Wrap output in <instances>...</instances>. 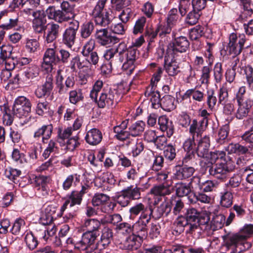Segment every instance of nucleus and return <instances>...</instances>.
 Listing matches in <instances>:
<instances>
[{
  "label": "nucleus",
  "instance_id": "nucleus-14",
  "mask_svg": "<svg viewBox=\"0 0 253 253\" xmlns=\"http://www.w3.org/2000/svg\"><path fill=\"white\" fill-rule=\"evenodd\" d=\"M95 37L97 42L102 45L115 44L119 41V39L115 36H111L106 28L96 29Z\"/></svg>",
  "mask_w": 253,
  "mask_h": 253
},
{
  "label": "nucleus",
  "instance_id": "nucleus-7",
  "mask_svg": "<svg viewBox=\"0 0 253 253\" xmlns=\"http://www.w3.org/2000/svg\"><path fill=\"white\" fill-rule=\"evenodd\" d=\"M246 41V36L244 34L232 33L229 36V42L227 47L229 53L236 57L242 51Z\"/></svg>",
  "mask_w": 253,
  "mask_h": 253
},
{
  "label": "nucleus",
  "instance_id": "nucleus-5",
  "mask_svg": "<svg viewBox=\"0 0 253 253\" xmlns=\"http://www.w3.org/2000/svg\"><path fill=\"white\" fill-rule=\"evenodd\" d=\"M107 0H98L96 5L89 13L91 19L96 25L103 27L108 26L111 22L112 16H109L108 12L104 11V7Z\"/></svg>",
  "mask_w": 253,
  "mask_h": 253
},
{
  "label": "nucleus",
  "instance_id": "nucleus-28",
  "mask_svg": "<svg viewBox=\"0 0 253 253\" xmlns=\"http://www.w3.org/2000/svg\"><path fill=\"white\" fill-rule=\"evenodd\" d=\"M52 130V125H43L34 132V137L35 139H39L42 137V141L44 143L45 140L48 139L51 137Z\"/></svg>",
  "mask_w": 253,
  "mask_h": 253
},
{
  "label": "nucleus",
  "instance_id": "nucleus-34",
  "mask_svg": "<svg viewBox=\"0 0 253 253\" xmlns=\"http://www.w3.org/2000/svg\"><path fill=\"white\" fill-rule=\"evenodd\" d=\"M83 226L87 232L93 233H99V230L101 226L100 222L96 218H85L84 219Z\"/></svg>",
  "mask_w": 253,
  "mask_h": 253
},
{
  "label": "nucleus",
  "instance_id": "nucleus-57",
  "mask_svg": "<svg viewBox=\"0 0 253 253\" xmlns=\"http://www.w3.org/2000/svg\"><path fill=\"white\" fill-rule=\"evenodd\" d=\"M191 189L189 185L184 183H177L176 185V193L178 197L187 196L190 193Z\"/></svg>",
  "mask_w": 253,
  "mask_h": 253
},
{
  "label": "nucleus",
  "instance_id": "nucleus-27",
  "mask_svg": "<svg viewBox=\"0 0 253 253\" xmlns=\"http://www.w3.org/2000/svg\"><path fill=\"white\" fill-rule=\"evenodd\" d=\"M102 134L97 128H92L86 133L85 139L86 142L90 145H96L98 144L102 140Z\"/></svg>",
  "mask_w": 253,
  "mask_h": 253
},
{
  "label": "nucleus",
  "instance_id": "nucleus-62",
  "mask_svg": "<svg viewBox=\"0 0 253 253\" xmlns=\"http://www.w3.org/2000/svg\"><path fill=\"white\" fill-rule=\"evenodd\" d=\"M204 34V28L200 25H197L191 29L189 37L192 40H197Z\"/></svg>",
  "mask_w": 253,
  "mask_h": 253
},
{
  "label": "nucleus",
  "instance_id": "nucleus-9",
  "mask_svg": "<svg viewBox=\"0 0 253 253\" xmlns=\"http://www.w3.org/2000/svg\"><path fill=\"white\" fill-rule=\"evenodd\" d=\"M31 103L29 99L24 96L17 97L14 102L12 111L19 118L26 116L31 112Z\"/></svg>",
  "mask_w": 253,
  "mask_h": 253
},
{
  "label": "nucleus",
  "instance_id": "nucleus-3",
  "mask_svg": "<svg viewBox=\"0 0 253 253\" xmlns=\"http://www.w3.org/2000/svg\"><path fill=\"white\" fill-rule=\"evenodd\" d=\"M253 234V224L245 225L241 232L238 234H227L222 236V238L226 247L228 248L232 246L237 247L244 244L246 239Z\"/></svg>",
  "mask_w": 253,
  "mask_h": 253
},
{
  "label": "nucleus",
  "instance_id": "nucleus-41",
  "mask_svg": "<svg viewBox=\"0 0 253 253\" xmlns=\"http://www.w3.org/2000/svg\"><path fill=\"white\" fill-rule=\"evenodd\" d=\"M181 18L178 14V10L176 8H172L169 11L166 17V21L168 24L174 27L180 21Z\"/></svg>",
  "mask_w": 253,
  "mask_h": 253
},
{
  "label": "nucleus",
  "instance_id": "nucleus-43",
  "mask_svg": "<svg viewBox=\"0 0 253 253\" xmlns=\"http://www.w3.org/2000/svg\"><path fill=\"white\" fill-rule=\"evenodd\" d=\"M171 210L170 204L168 202H163L157 209L156 211V217L160 218L162 216H167L170 212Z\"/></svg>",
  "mask_w": 253,
  "mask_h": 253
},
{
  "label": "nucleus",
  "instance_id": "nucleus-40",
  "mask_svg": "<svg viewBox=\"0 0 253 253\" xmlns=\"http://www.w3.org/2000/svg\"><path fill=\"white\" fill-rule=\"evenodd\" d=\"M59 28V25L55 23H52L49 25L46 37L47 42H52L57 38Z\"/></svg>",
  "mask_w": 253,
  "mask_h": 253
},
{
  "label": "nucleus",
  "instance_id": "nucleus-54",
  "mask_svg": "<svg viewBox=\"0 0 253 253\" xmlns=\"http://www.w3.org/2000/svg\"><path fill=\"white\" fill-rule=\"evenodd\" d=\"M25 242L27 247L30 250L35 249L38 245L37 238L32 232H28L25 237Z\"/></svg>",
  "mask_w": 253,
  "mask_h": 253
},
{
  "label": "nucleus",
  "instance_id": "nucleus-15",
  "mask_svg": "<svg viewBox=\"0 0 253 253\" xmlns=\"http://www.w3.org/2000/svg\"><path fill=\"white\" fill-rule=\"evenodd\" d=\"M209 216L204 212H201L196 222V229L193 230V234L197 233L198 236L203 233H209L211 228Z\"/></svg>",
  "mask_w": 253,
  "mask_h": 253
},
{
  "label": "nucleus",
  "instance_id": "nucleus-64",
  "mask_svg": "<svg viewBox=\"0 0 253 253\" xmlns=\"http://www.w3.org/2000/svg\"><path fill=\"white\" fill-rule=\"evenodd\" d=\"M195 137H192L186 139L183 144L184 151L188 153H192L196 151V144Z\"/></svg>",
  "mask_w": 253,
  "mask_h": 253
},
{
  "label": "nucleus",
  "instance_id": "nucleus-23",
  "mask_svg": "<svg viewBox=\"0 0 253 253\" xmlns=\"http://www.w3.org/2000/svg\"><path fill=\"white\" fill-rule=\"evenodd\" d=\"M130 213L129 218L133 219L136 216L140 214V216H142L143 214L147 216H150L153 214V210L152 208H148L147 206L144 205L141 203H137L131 207L129 210Z\"/></svg>",
  "mask_w": 253,
  "mask_h": 253
},
{
  "label": "nucleus",
  "instance_id": "nucleus-18",
  "mask_svg": "<svg viewBox=\"0 0 253 253\" xmlns=\"http://www.w3.org/2000/svg\"><path fill=\"white\" fill-rule=\"evenodd\" d=\"M169 54L168 53H166L164 60V69L169 76H174L180 72L179 64L175 59V56Z\"/></svg>",
  "mask_w": 253,
  "mask_h": 253
},
{
  "label": "nucleus",
  "instance_id": "nucleus-38",
  "mask_svg": "<svg viewBox=\"0 0 253 253\" xmlns=\"http://www.w3.org/2000/svg\"><path fill=\"white\" fill-rule=\"evenodd\" d=\"M194 171V169L192 167H177L175 176L178 179H186L192 176Z\"/></svg>",
  "mask_w": 253,
  "mask_h": 253
},
{
  "label": "nucleus",
  "instance_id": "nucleus-49",
  "mask_svg": "<svg viewBox=\"0 0 253 253\" xmlns=\"http://www.w3.org/2000/svg\"><path fill=\"white\" fill-rule=\"evenodd\" d=\"M225 153L223 151H215L211 152L210 154V162L213 164L216 162H224L225 161Z\"/></svg>",
  "mask_w": 253,
  "mask_h": 253
},
{
  "label": "nucleus",
  "instance_id": "nucleus-50",
  "mask_svg": "<svg viewBox=\"0 0 253 253\" xmlns=\"http://www.w3.org/2000/svg\"><path fill=\"white\" fill-rule=\"evenodd\" d=\"M146 18L142 16L138 18L135 22L134 25L132 33L134 35L142 34L146 26Z\"/></svg>",
  "mask_w": 253,
  "mask_h": 253
},
{
  "label": "nucleus",
  "instance_id": "nucleus-37",
  "mask_svg": "<svg viewBox=\"0 0 253 253\" xmlns=\"http://www.w3.org/2000/svg\"><path fill=\"white\" fill-rule=\"evenodd\" d=\"M161 106L167 111L174 110L176 107L175 99L174 97L169 95H165L161 99Z\"/></svg>",
  "mask_w": 253,
  "mask_h": 253
},
{
  "label": "nucleus",
  "instance_id": "nucleus-58",
  "mask_svg": "<svg viewBox=\"0 0 253 253\" xmlns=\"http://www.w3.org/2000/svg\"><path fill=\"white\" fill-rule=\"evenodd\" d=\"M110 197L103 193L95 194L92 199V203L94 206H101L104 203L109 201Z\"/></svg>",
  "mask_w": 253,
  "mask_h": 253
},
{
  "label": "nucleus",
  "instance_id": "nucleus-63",
  "mask_svg": "<svg viewBox=\"0 0 253 253\" xmlns=\"http://www.w3.org/2000/svg\"><path fill=\"white\" fill-rule=\"evenodd\" d=\"M116 54L114 48H110L105 51L103 54V57L108 61H110L109 63L112 64H120L117 57H116Z\"/></svg>",
  "mask_w": 253,
  "mask_h": 253
},
{
  "label": "nucleus",
  "instance_id": "nucleus-10",
  "mask_svg": "<svg viewBox=\"0 0 253 253\" xmlns=\"http://www.w3.org/2000/svg\"><path fill=\"white\" fill-rule=\"evenodd\" d=\"M116 94L115 90L111 88L103 89L95 101L100 108L111 107L114 104Z\"/></svg>",
  "mask_w": 253,
  "mask_h": 253
},
{
  "label": "nucleus",
  "instance_id": "nucleus-44",
  "mask_svg": "<svg viewBox=\"0 0 253 253\" xmlns=\"http://www.w3.org/2000/svg\"><path fill=\"white\" fill-rule=\"evenodd\" d=\"M148 67L154 72L151 79V83L154 84L160 81L163 73V69L158 66L155 63L150 64Z\"/></svg>",
  "mask_w": 253,
  "mask_h": 253
},
{
  "label": "nucleus",
  "instance_id": "nucleus-19",
  "mask_svg": "<svg viewBox=\"0 0 253 253\" xmlns=\"http://www.w3.org/2000/svg\"><path fill=\"white\" fill-rule=\"evenodd\" d=\"M53 88V76L49 73L46 77L45 82L42 85L38 86L36 90L35 94L38 98H42L46 95L48 96Z\"/></svg>",
  "mask_w": 253,
  "mask_h": 253
},
{
  "label": "nucleus",
  "instance_id": "nucleus-46",
  "mask_svg": "<svg viewBox=\"0 0 253 253\" xmlns=\"http://www.w3.org/2000/svg\"><path fill=\"white\" fill-rule=\"evenodd\" d=\"M13 47L10 44L3 45L0 47V64L3 63L4 60L12 55Z\"/></svg>",
  "mask_w": 253,
  "mask_h": 253
},
{
  "label": "nucleus",
  "instance_id": "nucleus-55",
  "mask_svg": "<svg viewBox=\"0 0 253 253\" xmlns=\"http://www.w3.org/2000/svg\"><path fill=\"white\" fill-rule=\"evenodd\" d=\"M184 96L187 97L192 96L194 100L198 102L202 101L204 98L203 92L196 88L187 90L185 93Z\"/></svg>",
  "mask_w": 253,
  "mask_h": 253
},
{
  "label": "nucleus",
  "instance_id": "nucleus-13",
  "mask_svg": "<svg viewBox=\"0 0 253 253\" xmlns=\"http://www.w3.org/2000/svg\"><path fill=\"white\" fill-rule=\"evenodd\" d=\"M79 25V22L77 21L71 22L69 27L65 30L63 34L62 42L68 47L71 48L75 43Z\"/></svg>",
  "mask_w": 253,
  "mask_h": 253
},
{
  "label": "nucleus",
  "instance_id": "nucleus-4",
  "mask_svg": "<svg viewBox=\"0 0 253 253\" xmlns=\"http://www.w3.org/2000/svg\"><path fill=\"white\" fill-rule=\"evenodd\" d=\"M107 0H98L96 5L89 13L91 19L96 25L103 27L108 26L111 22L112 16H109L108 12L104 11V7Z\"/></svg>",
  "mask_w": 253,
  "mask_h": 253
},
{
  "label": "nucleus",
  "instance_id": "nucleus-24",
  "mask_svg": "<svg viewBox=\"0 0 253 253\" xmlns=\"http://www.w3.org/2000/svg\"><path fill=\"white\" fill-rule=\"evenodd\" d=\"M210 147V139L208 136H204L201 138L198 143L196 152L199 157L207 158L209 156V148Z\"/></svg>",
  "mask_w": 253,
  "mask_h": 253
},
{
  "label": "nucleus",
  "instance_id": "nucleus-33",
  "mask_svg": "<svg viewBox=\"0 0 253 253\" xmlns=\"http://www.w3.org/2000/svg\"><path fill=\"white\" fill-rule=\"evenodd\" d=\"M55 212V210L54 207L47 206L45 210L44 213L42 214L40 218V223L43 225H46V226L49 225H54L52 223L53 215Z\"/></svg>",
  "mask_w": 253,
  "mask_h": 253
},
{
  "label": "nucleus",
  "instance_id": "nucleus-48",
  "mask_svg": "<svg viewBox=\"0 0 253 253\" xmlns=\"http://www.w3.org/2000/svg\"><path fill=\"white\" fill-rule=\"evenodd\" d=\"M0 109L3 113V123L5 126H10L13 121V116L10 114V110L4 104L0 106Z\"/></svg>",
  "mask_w": 253,
  "mask_h": 253
},
{
  "label": "nucleus",
  "instance_id": "nucleus-31",
  "mask_svg": "<svg viewBox=\"0 0 253 253\" xmlns=\"http://www.w3.org/2000/svg\"><path fill=\"white\" fill-rule=\"evenodd\" d=\"M57 228L55 225H49L48 226H44L38 233L40 238L43 239L47 242L52 240L55 236Z\"/></svg>",
  "mask_w": 253,
  "mask_h": 253
},
{
  "label": "nucleus",
  "instance_id": "nucleus-45",
  "mask_svg": "<svg viewBox=\"0 0 253 253\" xmlns=\"http://www.w3.org/2000/svg\"><path fill=\"white\" fill-rule=\"evenodd\" d=\"M127 48L126 43L123 42L120 43L115 48H114L116 54V57H117L120 64L125 60V56Z\"/></svg>",
  "mask_w": 253,
  "mask_h": 253
},
{
  "label": "nucleus",
  "instance_id": "nucleus-20",
  "mask_svg": "<svg viewBox=\"0 0 253 253\" xmlns=\"http://www.w3.org/2000/svg\"><path fill=\"white\" fill-rule=\"evenodd\" d=\"M141 239L132 234L126 237L119 244V248L122 250H137L141 245Z\"/></svg>",
  "mask_w": 253,
  "mask_h": 253
},
{
  "label": "nucleus",
  "instance_id": "nucleus-12",
  "mask_svg": "<svg viewBox=\"0 0 253 253\" xmlns=\"http://www.w3.org/2000/svg\"><path fill=\"white\" fill-rule=\"evenodd\" d=\"M56 45L54 42L50 47L47 48L44 53L42 66L48 71L52 70L53 64H55L59 62V57L56 54Z\"/></svg>",
  "mask_w": 253,
  "mask_h": 253
},
{
  "label": "nucleus",
  "instance_id": "nucleus-30",
  "mask_svg": "<svg viewBox=\"0 0 253 253\" xmlns=\"http://www.w3.org/2000/svg\"><path fill=\"white\" fill-rule=\"evenodd\" d=\"M70 67L73 71L77 69L87 71L89 70V63L86 60L81 59L79 56H76L72 59L70 63Z\"/></svg>",
  "mask_w": 253,
  "mask_h": 253
},
{
  "label": "nucleus",
  "instance_id": "nucleus-39",
  "mask_svg": "<svg viewBox=\"0 0 253 253\" xmlns=\"http://www.w3.org/2000/svg\"><path fill=\"white\" fill-rule=\"evenodd\" d=\"M228 154H236L238 155L245 154L249 149L247 147L241 145L239 143H231L225 148Z\"/></svg>",
  "mask_w": 253,
  "mask_h": 253
},
{
  "label": "nucleus",
  "instance_id": "nucleus-53",
  "mask_svg": "<svg viewBox=\"0 0 253 253\" xmlns=\"http://www.w3.org/2000/svg\"><path fill=\"white\" fill-rule=\"evenodd\" d=\"M42 10H34L33 7L25 8L21 13L23 17L28 20H32L35 17L39 16Z\"/></svg>",
  "mask_w": 253,
  "mask_h": 253
},
{
  "label": "nucleus",
  "instance_id": "nucleus-59",
  "mask_svg": "<svg viewBox=\"0 0 253 253\" xmlns=\"http://www.w3.org/2000/svg\"><path fill=\"white\" fill-rule=\"evenodd\" d=\"M80 176L77 174H71L68 175L63 183V189L67 190L70 188L72 184L79 182L80 181Z\"/></svg>",
  "mask_w": 253,
  "mask_h": 253
},
{
  "label": "nucleus",
  "instance_id": "nucleus-22",
  "mask_svg": "<svg viewBox=\"0 0 253 253\" xmlns=\"http://www.w3.org/2000/svg\"><path fill=\"white\" fill-rule=\"evenodd\" d=\"M137 49L134 47H129L125 56L124 63L122 69L124 70H129L131 72L134 68V63L136 59Z\"/></svg>",
  "mask_w": 253,
  "mask_h": 253
},
{
  "label": "nucleus",
  "instance_id": "nucleus-32",
  "mask_svg": "<svg viewBox=\"0 0 253 253\" xmlns=\"http://www.w3.org/2000/svg\"><path fill=\"white\" fill-rule=\"evenodd\" d=\"M201 212L194 208H189L187 210L185 218L189 222V230L193 231L196 229V222Z\"/></svg>",
  "mask_w": 253,
  "mask_h": 253
},
{
  "label": "nucleus",
  "instance_id": "nucleus-6",
  "mask_svg": "<svg viewBox=\"0 0 253 253\" xmlns=\"http://www.w3.org/2000/svg\"><path fill=\"white\" fill-rule=\"evenodd\" d=\"M39 68L36 65H32L26 69L21 74H18L9 81L10 84L15 85L28 84L32 80L39 76Z\"/></svg>",
  "mask_w": 253,
  "mask_h": 253
},
{
  "label": "nucleus",
  "instance_id": "nucleus-36",
  "mask_svg": "<svg viewBox=\"0 0 253 253\" xmlns=\"http://www.w3.org/2000/svg\"><path fill=\"white\" fill-rule=\"evenodd\" d=\"M33 27L37 33H41L44 29L46 20L44 12L41 11L39 16L35 17L33 20Z\"/></svg>",
  "mask_w": 253,
  "mask_h": 253
},
{
  "label": "nucleus",
  "instance_id": "nucleus-25",
  "mask_svg": "<svg viewBox=\"0 0 253 253\" xmlns=\"http://www.w3.org/2000/svg\"><path fill=\"white\" fill-rule=\"evenodd\" d=\"M208 126L207 121L205 119L204 120H200L198 122L197 120L194 119L192 121L189 127V133L192 137H195L197 135L199 136L206 129Z\"/></svg>",
  "mask_w": 253,
  "mask_h": 253
},
{
  "label": "nucleus",
  "instance_id": "nucleus-29",
  "mask_svg": "<svg viewBox=\"0 0 253 253\" xmlns=\"http://www.w3.org/2000/svg\"><path fill=\"white\" fill-rule=\"evenodd\" d=\"M126 145L131 150L133 157L138 156L144 150V144L141 139H131L126 142Z\"/></svg>",
  "mask_w": 253,
  "mask_h": 253
},
{
  "label": "nucleus",
  "instance_id": "nucleus-8",
  "mask_svg": "<svg viewBox=\"0 0 253 253\" xmlns=\"http://www.w3.org/2000/svg\"><path fill=\"white\" fill-rule=\"evenodd\" d=\"M235 168L234 163L232 161L217 163L214 166L209 169L210 174L217 179L225 178L228 173Z\"/></svg>",
  "mask_w": 253,
  "mask_h": 253
},
{
  "label": "nucleus",
  "instance_id": "nucleus-26",
  "mask_svg": "<svg viewBox=\"0 0 253 253\" xmlns=\"http://www.w3.org/2000/svg\"><path fill=\"white\" fill-rule=\"evenodd\" d=\"M158 124L160 129L164 132H166L168 137H170L174 132V126L172 121L165 116H162L158 119Z\"/></svg>",
  "mask_w": 253,
  "mask_h": 253
},
{
  "label": "nucleus",
  "instance_id": "nucleus-17",
  "mask_svg": "<svg viewBox=\"0 0 253 253\" xmlns=\"http://www.w3.org/2000/svg\"><path fill=\"white\" fill-rule=\"evenodd\" d=\"M151 216L143 214L139 216L138 220L132 226V230L137 234L140 239L145 237L147 233V225L150 222Z\"/></svg>",
  "mask_w": 253,
  "mask_h": 253
},
{
  "label": "nucleus",
  "instance_id": "nucleus-56",
  "mask_svg": "<svg viewBox=\"0 0 253 253\" xmlns=\"http://www.w3.org/2000/svg\"><path fill=\"white\" fill-rule=\"evenodd\" d=\"M103 85V82L100 80L97 81L94 84L92 90L90 92V96L94 101L99 97L102 91Z\"/></svg>",
  "mask_w": 253,
  "mask_h": 253
},
{
  "label": "nucleus",
  "instance_id": "nucleus-51",
  "mask_svg": "<svg viewBox=\"0 0 253 253\" xmlns=\"http://www.w3.org/2000/svg\"><path fill=\"white\" fill-rule=\"evenodd\" d=\"M151 194L155 196H165L169 195L171 193V190L169 187L163 185L154 186L151 190Z\"/></svg>",
  "mask_w": 253,
  "mask_h": 253
},
{
  "label": "nucleus",
  "instance_id": "nucleus-61",
  "mask_svg": "<svg viewBox=\"0 0 253 253\" xmlns=\"http://www.w3.org/2000/svg\"><path fill=\"white\" fill-rule=\"evenodd\" d=\"M57 143L53 140H50L42 153L43 157L46 159L51 154L56 153L57 151Z\"/></svg>",
  "mask_w": 253,
  "mask_h": 253
},
{
  "label": "nucleus",
  "instance_id": "nucleus-47",
  "mask_svg": "<svg viewBox=\"0 0 253 253\" xmlns=\"http://www.w3.org/2000/svg\"><path fill=\"white\" fill-rule=\"evenodd\" d=\"M25 227V222L22 218H19L16 219L11 227L9 229V232L13 235H18L22 230H24Z\"/></svg>",
  "mask_w": 253,
  "mask_h": 253
},
{
  "label": "nucleus",
  "instance_id": "nucleus-1",
  "mask_svg": "<svg viewBox=\"0 0 253 253\" xmlns=\"http://www.w3.org/2000/svg\"><path fill=\"white\" fill-rule=\"evenodd\" d=\"M246 87L240 86L235 93L233 99L236 103L235 117L239 120L247 117L253 106V90L248 93V97L245 99Z\"/></svg>",
  "mask_w": 253,
  "mask_h": 253
},
{
  "label": "nucleus",
  "instance_id": "nucleus-52",
  "mask_svg": "<svg viewBox=\"0 0 253 253\" xmlns=\"http://www.w3.org/2000/svg\"><path fill=\"white\" fill-rule=\"evenodd\" d=\"M94 29L93 23L91 22H87L84 23L81 28V37L83 39H87L92 33Z\"/></svg>",
  "mask_w": 253,
  "mask_h": 253
},
{
  "label": "nucleus",
  "instance_id": "nucleus-16",
  "mask_svg": "<svg viewBox=\"0 0 253 253\" xmlns=\"http://www.w3.org/2000/svg\"><path fill=\"white\" fill-rule=\"evenodd\" d=\"M86 188L83 186L82 189L80 191H73L70 197L65 201L63 206L61 207L60 211L62 212L68 208H72L74 206L80 205L82 201L83 195L85 193Z\"/></svg>",
  "mask_w": 253,
  "mask_h": 253
},
{
  "label": "nucleus",
  "instance_id": "nucleus-11",
  "mask_svg": "<svg viewBox=\"0 0 253 253\" xmlns=\"http://www.w3.org/2000/svg\"><path fill=\"white\" fill-rule=\"evenodd\" d=\"M189 46V42L185 37L180 36L175 39L168 46L167 53L176 56L177 53L184 52Z\"/></svg>",
  "mask_w": 253,
  "mask_h": 253
},
{
  "label": "nucleus",
  "instance_id": "nucleus-2",
  "mask_svg": "<svg viewBox=\"0 0 253 253\" xmlns=\"http://www.w3.org/2000/svg\"><path fill=\"white\" fill-rule=\"evenodd\" d=\"M61 10H56L53 6H49L45 10L46 15L49 19L59 23L68 22L75 17L74 7L67 1L61 3Z\"/></svg>",
  "mask_w": 253,
  "mask_h": 253
},
{
  "label": "nucleus",
  "instance_id": "nucleus-42",
  "mask_svg": "<svg viewBox=\"0 0 253 253\" xmlns=\"http://www.w3.org/2000/svg\"><path fill=\"white\" fill-rule=\"evenodd\" d=\"M232 193L226 190L220 193V205L224 208H229L233 204Z\"/></svg>",
  "mask_w": 253,
  "mask_h": 253
},
{
  "label": "nucleus",
  "instance_id": "nucleus-21",
  "mask_svg": "<svg viewBox=\"0 0 253 253\" xmlns=\"http://www.w3.org/2000/svg\"><path fill=\"white\" fill-rule=\"evenodd\" d=\"M99 236V234L86 231L82 234L81 238L79 239L80 243L77 246L80 248L81 250H87L94 244Z\"/></svg>",
  "mask_w": 253,
  "mask_h": 253
},
{
  "label": "nucleus",
  "instance_id": "nucleus-35",
  "mask_svg": "<svg viewBox=\"0 0 253 253\" xmlns=\"http://www.w3.org/2000/svg\"><path fill=\"white\" fill-rule=\"evenodd\" d=\"M145 128V122L142 121H137L129 126L128 130L131 136L137 137L142 133Z\"/></svg>",
  "mask_w": 253,
  "mask_h": 253
},
{
  "label": "nucleus",
  "instance_id": "nucleus-60",
  "mask_svg": "<svg viewBox=\"0 0 253 253\" xmlns=\"http://www.w3.org/2000/svg\"><path fill=\"white\" fill-rule=\"evenodd\" d=\"M113 236V233L111 229L108 227H104L102 230L101 236V243L102 246L108 245L111 242Z\"/></svg>",
  "mask_w": 253,
  "mask_h": 253
}]
</instances>
